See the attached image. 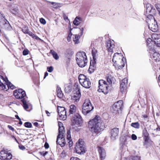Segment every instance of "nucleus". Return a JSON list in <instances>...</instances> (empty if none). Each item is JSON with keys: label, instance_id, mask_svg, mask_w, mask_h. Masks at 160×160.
<instances>
[{"label": "nucleus", "instance_id": "16", "mask_svg": "<svg viewBox=\"0 0 160 160\" xmlns=\"http://www.w3.org/2000/svg\"><path fill=\"white\" fill-rule=\"evenodd\" d=\"M127 84L128 79L125 78L122 80L120 85V88L122 92H124L126 91Z\"/></svg>", "mask_w": 160, "mask_h": 160}, {"label": "nucleus", "instance_id": "19", "mask_svg": "<svg viewBox=\"0 0 160 160\" xmlns=\"http://www.w3.org/2000/svg\"><path fill=\"white\" fill-rule=\"evenodd\" d=\"M106 46L108 52H113V48L115 46L113 42L110 40L107 41L106 43Z\"/></svg>", "mask_w": 160, "mask_h": 160}, {"label": "nucleus", "instance_id": "51", "mask_svg": "<svg viewBox=\"0 0 160 160\" xmlns=\"http://www.w3.org/2000/svg\"><path fill=\"white\" fill-rule=\"evenodd\" d=\"M132 140H135L137 138V137L135 135L133 134L132 135Z\"/></svg>", "mask_w": 160, "mask_h": 160}, {"label": "nucleus", "instance_id": "58", "mask_svg": "<svg viewBox=\"0 0 160 160\" xmlns=\"http://www.w3.org/2000/svg\"><path fill=\"white\" fill-rule=\"evenodd\" d=\"M83 30H84V29L83 28H81L80 29V31H81V35H82Z\"/></svg>", "mask_w": 160, "mask_h": 160}, {"label": "nucleus", "instance_id": "3", "mask_svg": "<svg viewBox=\"0 0 160 160\" xmlns=\"http://www.w3.org/2000/svg\"><path fill=\"white\" fill-rule=\"evenodd\" d=\"M76 60L78 65L80 67H85L87 62L86 53L83 52H78L76 55Z\"/></svg>", "mask_w": 160, "mask_h": 160}, {"label": "nucleus", "instance_id": "6", "mask_svg": "<svg viewBox=\"0 0 160 160\" xmlns=\"http://www.w3.org/2000/svg\"><path fill=\"white\" fill-rule=\"evenodd\" d=\"M76 152L79 154H83L85 152V142L82 139H79L76 143Z\"/></svg>", "mask_w": 160, "mask_h": 160}, {"label": "nucleus", "instance_id": "31", "mask_svg": "<svg viewBox=\"0 0 160 160\" xmlns=\"http://www.w3.org/2000/svg\"><path fill=\"white\" fill-rule=\"evenodd\" d=\"M142 134L145 137V141H147L148 139L149 133L146 128H144L143 130Z\"/></svg>", "mask_w": 160, "mask_h": 160}, {"label": "nucleus", "instance_id": "25", "mask_svg": "<svg viewBox=\"0 0 160 160\" xmlns=\"http://www.w3.org/2000/svg\"><path fill=\"white\" fill-rule=\"evenodd\" d=\"M107 82L109 84H114L115 82V78L111 75H108L106 77Z\"/></svg>", "mask_w": 160, "mask_h": 160}, {"label": "nucleus", "instance_id": "63", "mask_svg": "<svg viewBox=\"0 0 160 160\" xmlns=\"http://www.w3.org/2000/svg\"><path fill=\"white\" fill-rule=\"evenodd\" d=\"M46 113L47 114L48 116H50V113L48 111L46 110Z\"/></svg>", "mask_w": 160, "mask_h": 160}, {"label": "nucleus", "instance_id": "10", "mask_svg": "<svg viewBox=\"0 0 160 160\" xmlns=\"http://www.w3.org/2000/svg\"><path fill=\"white\" fill-rule=\"evenodd\" d=\"M13 94L17 99L24 98L26 96L25 91L21 89L15 90L14 91Z\"/></svg>", "mask_w": 160, "mask_h": 160}, {"label": "nucleus", "instance_id": "41", "mask_svg": "<svg viewBox=\"0 0 160 160\" xmlns=\"http://www.w3.org/2000/svg\"><path fill=\"white\" fill-rule=\"evenodd\" d=\"M22 31L25 33L28 34V29L27 27H25L22 29Z\"/></svg>", "mask_w": 160, "mask_h": 160}, {"label": "nucleus", "instance_id": "59", "mask_svg": "<svg viewBox=\"0 0 160 160\" xmlns=\"http://www.w3.org/2000/svg\"><path fill=\"white\" fill-rule=\"evenodd\" d=\"M48 73L47 72H46L45 73V74H44V78H45L47 76H48Z\"/></svg>", "mask_w": 160, "mask_h": 160}, {"label": "nucleus", "instance_id": "8", "mask_svg": "<svg viewBox=\"0 0 160 160\" xmlns=\"http://www.w3.org/2000/svg\"><path fill=\"white\" fill-rule=\"evenodd\" d=\"M93 109L91 105L90 100L88 99L85 100L82 105V112L85 115H86Z\"/></svg>", "mask_w": 160, "mask_h": 160}, {"label": "nucleus", "instance_id": "21", "mask_svg": "<svg viewBox=\"0 0 160 160\" xmlns=\"http://www.w3.org/2000/svg\"><path fill=\"white\" fill-rule=\"evenodd\" d=\"M98 151L100 159L102 160H104L106 156V154L105 150L103 148L98 147Z\"/></svg>", "mask_w": 160, "mask_h": 160}, {"label": "nucleus", "instance_id": "33", "mask_svg": "<svg viewBox=\"0 0 160 160\" xmlns=\"http://www.w3.org/2000/svg\"><path fill=\"white\" fill-rule=\"evenodd\" d=\"M22 101L23 103V107L26 110H28L27 109L28 108V106L26 103L27 101L25 98H24L22 99Z\"/></svg>", "mask_w": 160, "mask_h": 160}, {"label": "nucleus", "instance_id": "54", "mask_svg": "<svg viewBox=\"0 0 160 160\" xmlns=\"http://www.w3.org/2000/svg\"><path fill=\"white\" fill-rule=\"evenodd\" d=\"M70 160H80V159L77 157H72L71 158Z\"/></svg>", "mask_w": 160, "mask_h": 160}, {"label": "nucleus", "instance_id": "53", "mask_svg": "<svg viewBox=\"0 0 160 160\" xmlns=\"http://www.w3.org/2000/svg\"><path fill=\"white\" fill-rule=\"evenodd\" d=\"M48 153V152L47 151L45 152L43 151L41 153V155L43 156H45Z\"/></svg>", "mask_w": 160, "mask_h": 160}, {"label": "nucleus", "instance_id": "17", "mask_svg": "<svg viewBox=\"0 0 160 160\" xmlns=\"http://www.w3.org/2000/svg\"><path fill=\"white\" fill-rule=\"evenodd\" d=\"M152 38L155 44L157 46L160 47V34L157 33H153L152 35Z\"/></svg>", "mask_w": 160, "mask_h": 160}, {"label": "nucleus", "instance_id": "35", "mask_svg": "<svg viewBox=\"0 0 160 160\" xmlns=\"http://www.w3.org/2000/svg\"><path fill=\"white\" fill-rule=\"evenodd\" d=\"M92 54L93 60L95 61L96 59V56H97V51L95 49L92 50Z\"/></svg>", "mask_w": 160, "mask_h": 160}, {"label": "nucleus", "instance_id": "27", "mask_svg": "<svg viewBox=\"0 0 160 160\" xmlns=\"http://www.w3.org/2000/svg\"><path fill=\"white\" fill-rule=\"evenodd\" d=\"M58 114L61 120H64L66 119L67 117L66 111L60 112L58 113Z\"/></svg>", "mask_w": 160, "mask_h": 160}, {"label": "nucleus", "instance_id": "23", "mask_svg": "<svg viewBox=\"0 0 160 160\" xmlns=\"http://www.w3.org/2000/svg\"><path fill=\"white\" fill-rule=\"evenodd\" d=\"M59 128H58V135L62 136L63 135L64 133V128L63 126V124L60 122H59L58 123Z\"/></svg>", "mask_w": 160, "mask_h": 160}, {"label": "nucleus", "instance_id": "36", "mask_svg": "<svg viewBox=\"0 0 160 160\" xmlns=\"http://www.w3.org/2000/svg\"><path fill=\"white\" fill-rule=\"evenodd\" d=\"M131 126L136 128H139L140 127V124L138 122H133L131 123Z\"/></svg>", "mask_w": 160, "mask_h": 160}, {"label": "nucleus", "instance_id": "28", "mask_svg": "<svg viewBox=\"0 0 160 160\" xmlns=\"http://www.w3.org/2000/svg\"><path fill=\"white\" fill-rule=\"evenodd\" d=\"M76 111V106L73 105H71L70 106V109L69 112L70 114H73Z\"/></svg>", "mask_w": 160, "mask_h": 160}, {"label": "nucleus", "instance_id": "22", "mask_svg": "<svg viewBox=\"0 0 160 160\" xmlns=\"http://www.w3.org/2000/svg\"><path fill=\"white\" fill-rule=\"evenodd\" d=\"M73 53V52L70 49L67 50L65 54V59L69 61Z\"/></svg>", "mask_w": 160, "mask_h": 160}, {"label": "nucleus", "instance_id": "48", "mask_svg": "<svg viewBox=\"0 0 160 160\" xmlns=\"http://www.w3.org/2000/svg\"><path fill=\"white\" fill-rule=\"evenodd\" d=\"M48 71L49 72H52L53 70V68L51 66L49 67H48L47 68Z\"/></svg>", "mask_w": 160, "mask_h": 160}, {"label": "nucleus", "instance_id": "37", "mask_svg": "<svg viewBox=\"0 0 160 160\" xmlns=\"http://www.w3.org/2000/svg\"><path fill=\"white\" fill-rule=\"evenodd\" d=\"M51 3L53 5V7L54 8H57L61 6V4L59 3L52 2Z\"/></svg>", "mask_w": 160, "mask_h": 160}, {"label": "nucleus", "instance_id": "32", "mask_svg": "<svg viewBox=\"0 0 160 160\" xmlns=\"http://www.w3.org/2000/svg\"><path fill=\"white\" fill-rule=\"evenodd\" d=\"M50 52L52 55L53 57L56 60L59 59V57L56 52H55L54 50H50Z\"/></svg>", "mask_w": 160, "mask_h": 160}, {"label": "nucleus", "instance_id": "64", "mask_svg": "<svg viewBox=\"0 0 160 160\" xmlns=\"http://www.w3.org/2000/svg\"><path fill=\"white\" fill-rule=\"evenodd\" d=\"M12 138H13V139H14V140L17 142H18V141L17 140V139H16V138L14 137V136H12Z\"/></svg>", "mask_w": 160, "mask_h": 160}, {"label": "nucleus", "instance_id": "60", "mask_svg": "<svg viewBox=\"0 0 160 160\" xmlns=\"http://www.w3.org/2000/svg\"><path fill=\"white\" fill-rule=\"evenodd\" d=\"M15 117L17 119L19 120H21V119L19 118L18 115H15Z\"/></svg>", "mask_w": 160, "mask_h": 160}, {"label": "nucleus", "instance_id": "57", "mask_svg": "<svg viewBox=\"0 0 160 160\" xmlns=\"http://www.w3.org/2000/svg\"><path fill=\"white\" fill-rule=\"evenodd\" d=\"M8 127L10 129L12 130V131H13L14 130V128L10 126H8Z\"/></svg>", "mask_w": 160, "mask_h": 160}, {"label": "nucleus", "instance_id": "39", "mask_svg": "<svg viewBox=\"0 0 160 160\" xmlns=\"http://www.w3.org/2000/svg\"><path fill=\"white\" fill-rule=\"evenodd\" d=\"M30 36L32 37V38L34 39H35L37 40L39 39V38L37 36L33 34L32 32H29L28 34Z\"/></svg>", "mask_w": 160, "mask_h": 160}, {"label": "nucleus", "instance_id": "14", "mask_svg": "<svg viewBox=\"0 0 160 160\" xmlns=\"http://www.w3.org/2000/svg\"><path fill=\"white\" fill-rule=\"evenodd\" d=\"M79 90L78 88H76L74 92L73 95L72 97V100L75 102L78 101L81 97V93Z\"/></svg>", "mask_w": 160, "mask_h": 160}, {"label": "nucleus", "instance_id": "15", "mask_svg": "<svg viewBox=\"0 0 160 160\" xmlns=\"http://www.w3.org/2000/svg\"><path fill=\"white\" fill-rule=\"evenodd\" d=\"M56 142L57 144L60 145L61 147L64 146L66 144V142L63 135H58L57 137Z\"/></svg>", "mask_w": 160, "mask_h": 160}, {"label": "nucleus", "instance_id": "49", "mask_svg": "<svg viewBox=\"0 0 160 160\" xmlns=\"http://www.w3.org/2000/svg\"><path fill=\"white\" fill-rule=\"evenodd\" d=\"M11 12L13 14L15 15L17 14L18 13V10L17 9H13Z\"/></svg>", "mask_w": 160, "mask_h": 160}, {"label": "nucleus", "instance_id": "45", "mask_svg": "<svg viewBox=\"0 0 160 160\" xmlns=\"http://www.w3.org/2000/svg\"><path fill=\"white\" fill-rule=\"evenodd\" d=\"M29 51L27 49H25L22 52L23 55H26L28 54Z\"/></svg>", "mask_w": 160, "mask_h": 160}, {"label": "nucleus", "instance_id": "38", "mask_svg": "<svg viewBox=\"0 0 160 160\" xmlns=\"http://www.w3.org/2000/svg\"><path fill=\"white\" fill-rule=\"evenodd\" d=\"M78 20H80L81 18L79 17H76L75 20L73 21V24L75 25H78L79 23V21Z\"/></svg>", "mask_w": 160, "mask_h": 160}, {"label": "nucleus", "instance_id": "40", "mask_svg": "<svg viewBox=\"0 0 160 160\" xmlns=\"http://www.w3.org/2000/svg\"><path fill=\"white\" fill-rule=\"evenodd\" d=\"M63 111H66L64 108L62 107H58V113L60 112H62Z\"/></svg>", "mask_w": 160, "mask_h": 160}, {"label": "nucleus", "instance_id": "55", "mask_svg": "<svg viewBox=\"0 0 160 160\" xmlns=\"http://www.w3.org/2000/svg\"><path fill=\"white\" fill-rule=\"evenodd\" d=\"M68 143L69 144V147H70L72 146V141L71 139H70L69 140H68Z\"/></svg>", "mask_w": 160, "mask_h": 160}, {"label": "nucleus", "instance_id": "20", "mask_svg": "<svg viewBox=\"0 0 160 160\" xmlns=\"http://www.w3.org/2000/svg\"><path fill=\"white\" fill-rule=\"evenodd\" d=\"M153 52L151 53V58L153 60L157 62H159L160 60V54L155 51H153Z\"/></svg>", "mask_w": 160, "mask_h": 160}, {"label": "nucleus", "instance_id": "12", "mask_svg": "<svg viewBox=\"0 0 160 160\" xmlns=\"http://www.w3.org/2000/svg\"><path fill=\"white\" fill-rule=\"evenodd\" d=\"M110 136L111 139L114 140L118 137L119 133V129L118 128H114L110 130Z\"/></svg>", "mask_w": 160, "mask_h": 160}, {"label": "nucleus", "instance_id": "46", "mask_svg": "<svg viewBox=\"0 0 160 160\" xmlns=\"http://www.w3.org/2000/svg\"><path fill=\"white\" fill-rule=\"evenodd\" d=\"M40 22L43 25H45L46 23V21L45 20L42 18H40Z\"/></svg>", "mask_w": 160, "mask_h": 160}, {"label": "nucleus", "instance_id": "43", "mask_svg": "<svg viewBox=\"0 0 160 160\" xmlns=\"http://www.w3.org/2000/svg\"><path fill=\"white\" fill-rule=\"evenodd\" d=\"M152 40L151 38H149L147 40V45L148 47H149L151 46V42H152Z\"/></svg>", "mask_w": 160, "mask_h": 160}, {"label": "nucleus", "instance_id": "47", "mask_svg": "<svg viewBox=\"0 0 160 160\" xmlns=\"http://www.w3.org/2000/svg\"><path fill=\"white\" fill-rule=\"evenodd\" d=\"M132 160H141L140 157L138 156H134L132 158Z\"/></svg>", "mask_w": 160, "mask_h": 160}, {"label": "nucleus", "instance_id": "29", "mask_svg": "<svg viewBox=\"0 0 160 160\" xmlns=\"http://www.w3.org/2000/svg\"><path fill=\"white\" fill-rule=\"evenodd\" d=\"M153 14H150L147 16V21L148 23L149 22H152V20H155L153 16Z\"/></svg>", "mask_w": 160, "mask_h": 160}, {"label": "nucleus", "instance_id": "1", "mask_svg": "<svg viewBox=\"0 0 160 160\" xmlns=\"http://www.w3.org/2000/svg\"><path fill=\"white\" fill-rule=\"evenodd\" d=\"M89 127L92 132L98 133L102 129L104 123L102 122L99 116H96L88 122Z\"/></svg>", "mask_w": 160, "mask_h": 160}, {"label": "nucleus", "instance_id": "50", "mask_svg": "<svg viewBox=\"0 0 160 160\" xmlns=\"http://www.w3.org/2000/svg\"><path fill=\"white\" fill-rule=\"evenodd\" d=\"M112 112H113V113H118V110L117 109V108H113L112 107Z\"/></svg>", "mask_w": 160, "mask_h": 160}, {"label": "nucleus", "instance_id": "44", "mask_svg": "<svg viewBox=\"0 0 160 160\" xmlns=\"http://www.w3.org/2000/svg\"><path fill=\"white\" fill-rule=\"evenodd\" d=\"M67 139L68 140H69L70 139H71L70 132L69 131H68L67 132Z\"/></svg>", "mask_w": 160, "mask_h": 160}, {"label": "nucleus", "instance_id": "26", "mask_svg": "<svg viewBox=\"0 0 160 160\" xmlns=\"http://www.w3.org/2000/svg\"><path fill=\"white\" fill-rule=\"evenodd\" d=\"M95 61H91L90 62V65L88 69V71L90 73H91L94 72L95 69Z\"/></svg>", "mask_w": 160, "mask_h": 160}, {"label": "nucleus", "instance_id": "56", "mask_svg": "<svg viewBox=\"0 0 160 160\" xmlns=\"http://www.w3.org/2000/svg\"><path fill=\"white\" fill-rule=\"evenodd\" d=\"M49 145L48 143L45 142L44 144V147L46 149H47L49 148Z\"/></svg>", "mask_w": 160, "mask_h": 160}, {"label": "nucleus", "instance_id": "4", "mask_svg": "<svg viewBox=\"0 0 160 160\" xmlns=\"http://www.w3.org/2000/svg\"><path fill=\"white\" fill-rule=\"evenodd\" d=\"M82 118L78 113H76L71 120V124L73 128L76 130H78V128L82 126Z\"/></svg>", "mask_w": 160, "mask_h": 160}, {"label": "nucleus", "instance_id": "9", "mask_svg": "<svg viewBox=\"0 0 160 160\" xmlns=\"http://www.w3.org/2000/svg\"><path fill=\"white\" fill-rule=\"evenodd\" d=\"M99 88L98 91L102 92L104 94H107L109 90V86L107 84L106 82L103 80H100L98 82Z\"/></svg>", "mask_w": 160, "mask_h": 160}, {"label": "nucleus", "instance_id": "2", "mask_svg": "<svg viewBox=\"0 0 160 160\" xmlns=\"http://www.w3.org/2000/svg\"><path fill=\"white\" fill-rule=\"evenodd\" d=\"M123 58L124 57L121 53H116L114 54L112 61L114 63L113 65L116 69H121L124 67L125 62Z\"/></svg>", "mask_w": 160, "mask_h": 160}, {"label": "nucleus", "instance_id": "24", "mask_svg": "<svg viewBox=\"0 0 160 160\" xmlns=\"http://www.w3.org/2000/svg\"><path fill=\"white\" fill-rule=\"evenodd\" d=\"M122 100H119L113 104L112 108H117L119 111V110H121L122 108Z\"/></svg>", "mask_w": 160, "mask_h": 160}, {"label": "nucleus", "instance_id": "30", "mask_svg": "<svg viewBox=\"0 0 160 160\" xmlns=\"http://www.w3.org/2000/svg\"><path fill=\"white\" fill-rule=\"evenodd\" d=\"M57 92L58 96L59 98H61L63 96V93L61 90V88L59 86H58L57 88Z\"/></svg>", "mask_w": 160, "mask_h": 160}, {"label": "nucleus", "instance_id": "13", "mask_svg": "<svg viewBox=\"0 0 160 160\" xmlns=\"http://www.w3.org/2000/svg\"><path fill=\"white\" fill-rule=\"evenodd\" d=\"M148 23L149 28L153 32H156L158 30V27L156 20H152V22H149Z\"/></svg>", "mask_w": 160, "mask_h": 160}, {"label": "nucleus", "instance_id": "18", "mask_svg": "<svg viewBox=\"0 0 160 160\" xmlns=\"http://www.w3.org/2000/svg\"><path fill=\"white\" fill-rule=\"evenodd\" d=\"M147 13H150L152 14H155L156 12V10L154 7L150 3H147L146 5Z\"/></svg>", "mask_w": 160, "mask_h": 160}, {"label": "nucleus", "instance_id": "52", "mask_svg": "<svg viewBox=\"0 0 160 160\" xmlns=\"http://www.w3.org/2000/svg\"><path fill=\"white\" fill-rule=\"evenodd\" d=\"M19 147L20 149L22 150H23L25 149V147L22 145H19Z\"/></svg>", "mask_w": 160, "mask_h": 160}, {"label": "nucleus", "instance_id": "34", "mask_svg": "<svg viewBox=\"0 0 160 160\" xmlns=\"http://www.w3.org/2000/svg\"><path fill=\"white\" fill-rule=\"evenodd\" d=\"M80 37L79 35H75L74 36V37L73 38V41L75 44H78L79 43V39L80 38Z\"/></svg>", "mask_w": 160, "mask_h": 160}, {"label": "nucleus", "instance_id": "61", "mask_svg": "<svg viewBox=\"0 0 160 160\" xmlns=\"http://www.w3.org/2000/svg\"><path fill=\"white\" fill-rule=\"evenodd\" d=\"M64 19L66 21L67 20H68V21H69V19H68V18L67 16H64Z\"/></svg>", "mask_w": 160, "mask_h": 160}, {"label": "nucleus", "instance_id": "62", "mask_svg": "<svg viewBox=\"0 0 160 160\" xmlns=\"http://www.w3.org/2000/svg\"><path fill=\"white\" fill-rule=\"evenodd\" d=\"M33 124L35 126L37 127L38 124V123L37 122H35Z\"/></svg>", "mask_w": 160, "mask_h": 160}, {"label": "nucleus", "instance_id": "5", "mask_svg": "<svg viewBox=\"0 0 160 160\" xmlns=\"http://www.w3.org/2000/svg\"><path fill=\"white\" fill-rule=\"evenodd\" d=\"M0 87L1 89L5 91H7L9 88L12 89L15 88V86L8 80L6 81L2 76H0Z\"/></svg>", "mask_w": 160, "mask_h": 160}, {"label": "nucleus", "instance_id": "7", "mask_svg": "<svg viewBox=\"0 0 160 160\" xmlns=\"http://www.w3.org/2000/svg\"><path fill=\"white\" fill-rule=\"evenodd\" d=\"M80 83L82 86L86 88H89L91 86V82L89 79L83 74H80L78 76Z\"/></svg>", "mask_w": 160, "mask_h": 160}, {"label": "nucleus", "instance_id": "11", "mask_svg": "<svg viewBox=\"0 0 160 160\" xmlns=\"http://www.w3.org/2000/svg\"><path fill=\"white\" fill-rule=\"evenodd\" d=\"M12 156L11 154L8 153L5 150H2L0 152V159L3 160H9L11 159Z\"/></svg>", "mask_w": 160, "mask_h": 160}, {"label": "nucleus", "instance_id": "42", "mask_svg": "<svg viewBox=\"0 0 160 160\" xmlns=\"http://www.w3.org/2000/svg\"><path fill=\"white\" fill-rule=\"evenodd\" d=\"M24 126L27 128H30L32 126V124L29 122H26L24 123Z\"/></svg>", "mask_w": 160, "mask_h": 160}]
</instances>
